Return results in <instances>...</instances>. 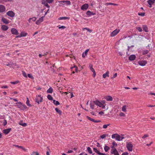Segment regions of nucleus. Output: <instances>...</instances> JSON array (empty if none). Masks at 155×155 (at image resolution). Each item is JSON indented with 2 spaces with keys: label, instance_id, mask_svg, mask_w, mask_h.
Here are the masks:
<instances>
[{
  "label": "nucleus",
  "instance_id": "nucleus-13",
  "mask_svg": "<svg viewBox=\"0 0 155 155\" xmlns=\"http://www.w3.org/2000/svg\"><path fill=\"white\" fill-rule=\"evenodd\" d=\"M155 2V0H148L147 2L148 4L150 5L149 7L151 8L152 7V5L154 4Z\"/></svg>",
  "mask_w": 155,
  "mask_h": 155
},
{
  "label": "nucleus",
  "instance_id": "nucleus-4",
  "mask_svg": "<svg viewBox=\"0 0 155 155\" xmlns=\"http://www.w3.org/2000/svg\"><path fill=\"white\" fill-rule=\"evenodd\" d=\"M43 99V97L41 96V95H38L36 96L35 98V102L38 104H39L42 101Z\"/></svg>",
  "mask_w": 155,
  "mask_h": 155
},
{
  "label": "nucleus",
  "instance_id": "nucleus-48",
  "mask_svg": "<svg viewBox=\"0 0 155 155\" xmlns=\"http://www.w3.org/2000/svg\"><path fill=\"white\" fill-rule=\"evenodd\" d=\"M31 18V21H35L37 19V18L35 17H33Z\"/></svg>",
  "mask_w": 155,
  "mask_h": 155
},
{
  "label": "nucleus",
  "instance_id": "nucleus-15",
  "mask_svg": "<svg viewBox=\"0 0 155 155\" xmlns=\"http://www.w3.org/2000/svg\"><path fill=\"white\" fill-rule=\"evenodd\" d=\"M139 64L142 66H144L147 64V62L145 61H142L138 62Z\"/></svg>",
  "mask_w": 155,
  "mask_h": 155
},
{
  "label": "nucleus",
  "instance_id": "nucleus-28",
  "mask_svg": "<svg viewBox=\"0 0 155 155\" xmlns=\"http://www.w3.org/2000/svg\"><path fill=\"white\" fill-rule=\"evenodd\" d=\"M19 124L23 127H25L27 126V124L25 123H23L22 121H20L19 123Z\"/></svg>",
  "mask_w": 155,
  "mask_h": 155
},
{
  "label": "nucleus",
  "instance_id": "nucleus-40",
  "mask_svg": "<svg viewBox=\"0 0 155 155\" xmlns=\"http://www.w3.org/2000/svg\"><path fill=\"white\" fill-rule=\"evenodd\" d=\"M90 106L91 108L92 109H93L94 108V103H91L90 104Z\"/></svg>",
  "mask_w": 155,
  "mask_h": 155
},
{
  "label": "nucleus",
  "instance_id": "nucleus-55",
  "mask_svg": "<svg viewBox=\"0 0 155 155\" xmlns=\"http://www.w3.org/2000/svg\"><path fill=\"white\" fill-rule=\"evenodd\" d=\"M7 124V122L6 120H4V122H3V125L4 126H5Z\"/></svg>",
  "mask_w": 155,
  "mask_h": 155
},
{
  "label": "nucleus",
  "instance_id": "nucleus-5",
  "mask_svg": "<svg viewBox=\"0 0 155 155\" xmlns=\"http://www.w3.org/2000/svg\"><path fill=\"white\" fill-rule=\"evenodd\" d=\"M120 30L118 29H116L112 32L110 34V36L113 37L116 35L119 32Z\"/></svg>",
  "mask_w": 155,
  "mask_h": 155
},
{
  "label": "nucleus",
  "instance_id": "nucleus-63",
  "mask_svg": "<svg viewBox=\"0 0 155 155\" xmlns=\"http://www.w3.org/2000/svg\"><path fill=\"white\" fill-rule=\"evenodd\" d=\"M147 106L148 107H155V105H147Z\"/></svg>",
  "mask_w": 155,
  "mask_h": 155
},
{
  "label": "nucleus",
  "instance_id": "nucleus-32",
  "mask_svg": "<svg viewBox=\"0 0 155 155\" xmlns=\"http://www.w3.org/2000/svg\"><path fill=\"white\" fill-rule=\"evenodd\" d=\"M116 140L119 141L121 140V137L117 134V137L116 138Z\"/></svg>",
  "mask_w": 155,
  "mask_h": 155
},
{
  "label": "nucleus",
  "instance_id": "nucleus-29",
  "mask_svg": "<svg viewBox=\"0 0 155 155\" xmlns=\"http://www.w3.org/2000/svg\"><path fill=\"white\" fill-rule=\"evenodd\" d=\"M69 19V18L67 17H60L58 18V19L59 20H66L67 19Z\"/></svg>",
  "mask_w": 155,
  "mask_h": 155
},
{
  "label": "nucleus",
  "instance_id": "nucleus-53",
  "mask_svg": "<svg viewBox=\"0 0 155 155\" xmlns=\"http://www.w3.org/2000/svg\"><path fill=\"white\" fill-rule=\"evenodd\" d=\"M28 76L30 78L32 79L33 78V77L30 74H28Z\"/></svg>",
  "mask_w": 155,
  "mask_h": 155
},
{
  "label": "nucleus",
  "instance_id": "nucleus-24",
  "mask_svg": "<svg viewBox=\"0 0 155 155\" xmlns=\"http://www.w3.org/2000/svg\"><path fill=\"white\" fill-rule=\"evenodd\" d=\"M86 14L87 15L89 16H91V15H94V14L93 13V12H91L90 11H87L86 12Z\"/></svg>",
  "mask_w": 155,
  "mask_h": 155
},
{
  "label": "nucleus",
  "instance_id": "nucleus-1",
  "mask_svg": "<svg viewBox=\"0 0 155 155\" xmlns=\"http://www.w3.org/2000/svg\"><path fill=\"white\" fill-rule=\"evenodd\" d=\"M16 104L18 107L21 110H24L28 109L27 107L24 104H23L21 102L16 103Z\"/></svg>",
  "mask_w": 155,
  "mask_h": 155
},
{
  "label": "nucleus",
  "instance_id": "nucleus-14",
  "mask_svg": "<svg viewBox=\"0 0 155 155\" xmlns=\"http://www.w3.org/2000/svg\"><path fill=\"white\" fill-rule=\"evenodd\" d=\"M43 20V17H41L36 22V24L38 25L39 24L41 23L42 22Z\"/></svg>",
  "mask_w": 155,
  "mask_h": 155
},
{
  "label": "nucleus",
  "instance_id": "nucleus-41",
  "mask_svg": "<svg viewBox=\"0 0 155 155\" xmlns=\"http://www.w3.org/2000/svg\"><path fill=\"white\" fill-rule=\"evenodd\" d=\"M136 29L137 30H138L139 32H141L142 31V29L140 27H137Z\"/></svg>",
  "mask_w": 155,
  "mask_h": 155
},
{
  "label": "nucleus",
  "instance_id": "nucleus-54",
  "mask_svg": "<svg viewBox=\"0 0 155 155\" xmlns=\"http://www.w3.org/2000/svg\"><path fill=\"white\" fill-rule=\"evenodd\" d=\"M120 115L121 117L124 116H125V114L123 112H121L120 114Z\"/></svg>",
  "mask_w": 155,
  "mask_h": 155
},
{
  "label": "nucleus",
  "instance_id": "nucleus-56",
  "mask_svg": "<svg viewBox=\"0 0 155 155\" xmlns=\"http://www.w3.org/2000/svg\"><path fill=\"white\" fill-rule=\"evenodd\" d=\"M27 34L26 33H24L23 34L21 33V35L22 36H25L27 35Z\"/></svg>",
  "mask_w": 155,
  "mask_h": 155
},
{
  "label": "nucleus",
  "instance_id": "nucleus-20",
  "mask_svg": "<svg viewBox=\"0 0 155 155\" xmlns=\"http://www.w3.org/2000/svg\"><path fill=\"white\" fill-rule=\"evenodd\" d=\"M1 28L3 31H6L8 29V27L5 25H3L1 26Z\"/></svg>",
  "mask_w": 155,
  "mask_h": 155
},
{
  "label": "nucleus",
  "instance_id": "nucleus-61",
  "mask_svg": "<svg viewBox=\"0 0 155 155\" xmlns=\"http://www.w3.org/2000/svg\"><path fill=\"white\" fill-rule=\"evenodd\" d=\"M8 88V86H3L1 87V88Z\"/></svg>",
  "mask_w": 155,
  "mask_h": 155
},
{
  "label": "nucleus",
  "instance_id": "nucleus-44",
  "mask_svg": "<svg viewBox=\"0 0 155 155\" xmlns=\"http://www.w3.org/2000/svg\"><path fill=\"white\" fill-rule=\"evenodd\" d=\"M83 30H87L88 31L90 32H91V31H92L91 30L87 28H83Z\"/></svg>",
  "mask_w": 155,
  "mask_h": 155
},
{
  "label": "nucleus",
  "instance_id": "nucleus-51",
  "mask_svg": "<svg viewBox=\"0 0 155 155\" xmlns=\"http://www.w3.org/2000/svg\"><path fill=\"white\" fill-rule=\"evenodd\" d=\"M46 2H47L49 3H52L53 1V0H46Z\"/></svg>",
  "mask_w": 155,
  "mask_h": 155
},
{
  "label": "nucleus",
  "instance_id": "nucleus-30",
  "mask_svg": "<svg viewBox=\"0 0 155 155\" xmlns=\"http://www.w3.org/2000/svg\"><path fill=\"white\" fill-rule=\"evenodd\" d=\"M53 103L56 106L60 104V103L58 101H56L54 100H53Z\"/></svg>",
  "mask_w": 155,
  "mask_h": 155
},
{
  "label": "nucleus",
  "instance_id": "nucleus-17",
  "mask_svg": "<svg viewBox=\"0 0 155 155\" xmlns=\"http://www.w3.org/2000/svg\"><path fill=\"white\" fill-rule=\"evenodd\" d=\"M71 71L73 70H74V71H75L76 72H78V68L76 66L74 65V67L71 68Z\"/></svg>",
  "mask_w": 155,
  "mask_h": 155
},
{
  "label": "nucleus",
  "instance_id": "nucleus-60",
  "mask_svg": "<svg viewBox=\"0 0 155 155\" xmlns=\"http://www.w3.org/2000/svg\"><path fill=\"white\" fill-rule=\"evenodd\" d=\"M89 50V49H87L86 50V51H85V55H86L87 53L88 52Z\"/></svg>",
  "mask_w": 155,
  "mask_h": 155
},
{
  "label": "nucleus",
  "instance_id": "nucleus-52",
  "mask_svg": "<svg viewBox=\"0 0 155 155\" xmlns=\"http://www.w3.org/2000/svg\"><path fill=\"white\" fill-rule=\"evenodd\" d=\"M58 28L59 29H64L65 28H66V27H65L64 26H61L59 27H58Z\"/></svg>",
  "mask_w": 155,
  "mask_h": 155
},
{
  "label": "nucleus",
  "instance_id": "nucleus-47",
  "mask_svg": "<svg viewBox=\"0 0 155 155\" xmlns=\"http://www.w3.org/2000/svg\"><path fill=\"white\" fill-rule=\"evenodd\" d=\"M145 13H138V15L140 16H143L145 15Z\"/></svg>",
  "mask_w": 155,
  "mask_h": 155
},
{
  "label": "nucleus",
  "instance_id": "nucleus-21",
  "mask_svg": "<svg viewBox=\"0 0 155 155\" xmlns=\"http://www.w3.org/2000/svg\"><path fill=\"white\" fill-rule=\"evenodd\" d=\"M109 71H107V72L104 74L103 75V77L105 78L107 77H109Z\"/></svg>",
  "mask_w": 155,
  "mask_h": 155
},
{
  "label": "nucleus",
  "instance_id": "nucleus-34",
  "mask_svg": "<svg viewBox=\"0 0 155 155\" xmlns=\"http://www.w3.org/2000/svg\"><path fill=\"white\" fill-rule=\"evenodd\" d=\"M55 111L59 114H61V111L59 110L58 108H56L55 109Z\"/></svg>",
  "mask_w": 155,
  "mask_h": 155
},
{
  "label": "nucleus",
  "instance_id": "nucleus-33",
  "mask_svg": "<svg viewBox=\"0 0 155 155\" xmlns=\"http://www.w3.org/2000/svg\"><path fill=\"white\" fill-rule=\"evenodd\" d=\"M104 150L105 151L107 152L110 149V148L107 146H105L104 147Z\"/></svg>",
  "mask_w": 155,
  "mask_h": 155
},
{
  "label": "nucleus",
  "instance_id": "nucleus-25",
  "mask_svg": "<svg viewBox=\"0 0 155 155\" xmlns=\"http://www.w3.org/2000/svg\"><path fill=\"white\" fill-rule=\"evenodd\" d=\"M15 146L19 148H21L23 150L25 151H26L27 150V149L21 146H19L18 145H15Z\"/></svg>",
  "mask_w": 155,
  "mask_h": 155
},
{
  "label": "nucleus",
  "instance_id": "nucleus-11",
  "mask_svg": "<svg viewBox=\"0 0 155 155\" xmlns=\"http://www.w3.org/2000/svg\"><path fill=\"white\" fill-rule=\"evenodd\" d=\"M11 32L14 35H18V34L17 30L14 28H12L11 29Z\"/></svg>",
  "mask_w": 155,
  "mask_h": 155
},
{
  "label": "nucleus",
  "instance_id": "nucleus-23",
  "mask_svg": "<svg viewBox=\"0 0 155 155\" xmlns=\"http://www.w3.org/2000/svg\"><path fill=\"white\" fill-rule=\"evenodd\" d=\"M93 150L94 151L97 153V154L100 155H101L102 153H101L96 148H94Z\"/></svg>",
  "mask_w": 155,
  "mask_h": 155
},
{
  "label": "nucleus",
  "instance_id": "nucleus-6",
  "mask_svg": "<svg viewBox=\"0 0 155 155\" xmlns=\"http://www.w3.org/2000/svg\"><path fill=\"white\" fill-rule=\"evenodd\" d=\"M112 149L111 150L112 154H114V155H119L118 151L114 147H112Z\"/></svg>",
  "mask_w": 155,
  "mask_h": 155
},
{
  "label": "nucleus",
  "instance_id": "nucleus-27",
  "mask_svg": "<svg viewBox=\"0 0 155 155\" xmlns=\"http://www.w3.org/2000/svg\"><path fill=\"white\" fill-rule=\"evenodd\" d=\"M29 102H30L29 100L28 97H27V101L26 102V104L28 106L31 107V105L30 104Z\"/></svg>",
  "mask_w": 155,
  "mask_h": 155
},
{
  "label": "nucleus",
  "instance_id": "nucleus-50",
  "mask_svg": "<svg viewBox=\"0 0 155 155\" xmlns=\"http://www.w3.org/2000/svg\"><path fill=\"white\" fill-rule=\"evenodd\" d=\"M22 74H23V76L25 77V78H27V74L26 73L24 72V71H23L22 72Z\"/></svg>",
  "mask_w": 155,
  "mask_h": 155
},
{
  "label": "nucleus",
  "instance_id": "nucleus-10",
  "mask_svg": "<svg viewBox=\"0 0 155 155\" xmlns=\"http://www.w3.org/2000/svg\"><path fill=\"white\" fill-rule=\"evenodd\" d=\"M2 21L5 24H8L10 22V21L8 20L4 17L2 18Z\"/></svg>",
  "mask_w": 155,
  "mask_h": 155
},
{
  "label": "nucleus",
  "instance_id": "nucleus-26",
  "mask_svg": "<svg viewBox=\"0 0 155 155\" xmlns=\"http://www.w3.org/2000/svg\"><path fill=\"white\" fill-rule=\"evenodd\" d=\"M53 91V89L51 87H50L47 91V93H52Z\"/></svg>",
  "mask_w": 155,
  "mask_h": 155
},
{
  "label": "nucleus",
  "instance_id": "nucleus-16",
  "mask_svg": "<svg viewBox=\"0 0 155 155\" xmlns=\"http://www.w3.org/2000/svg\"><path fill=\"white\" fill-rule=\"evenodd\" d=\"M41 3L42 4L44 5L47 7L49 8V5L48 4V2H46V1L45 0H41Z\"/></svg>",
  "mask_w": 155,
  "mask_h": 155
},
{
  "label": "nucleus",
  "instance_id": "nucleus-19",
  "mask_svg": "<svg viewBox=\"0 0 155 155\" xmlns=\"http://www.w3.org/2000/svg\"><path fill=\"white\" fill-rule=\"evenodd\" d=\"M136 56L134 55H131L129 57V59L130 61H133L135 60Z\"/></svg>",
  "mask_w": 155,
  "mask_h": 155
},
{
  "label": "nucleus",
  "instance_id": "nucleus-49",
  "mask_svg": "<svg viewBox=\"0 0 155 155\" xmlns=\"http://www.w3.org/2000/svg\"><path fill=\"white\" fill-rule=\"evenodd\" d=\"M87 118L89 120H90V121H92L93 122V121H94V119L90 117H89L88 116H87Z\"/></svg>",
  "mask_w": 155,
  "mask_h": 155
},
{
  "label": "nucleus",
  "instance_id": "nucleus-62",
  "mask_svg": "<svg viewBox=\"0 0 155 155\" xmlns=\"http://www.w3.org/2000/svg\"><path fill=\"white\" fill-rule=\"evenodd\" d=\"M113 146H117V143H115V142H113Z\"/></svg>",
  "mask_w": 155,
  "mask_h": 155
},
{
  "label": "nucleus",
  "instance_id": "nucleus-39",
  "mask_svg": "<svg viewBox=\"0 0 155 155\" xmlns=\"http://www.w3.org/2000/svg\"><path fill=\"white\" fill-rule=\"evenodd\" d=\"M117 134H112V136H111L112 138L116 139V138L117 137Z\"/></svg>",
  "mask_w": 155,
  "mask_h": 155
},
{
  "label": "nucleus",
  "instance_id": "nucleus-2",
  "mask_svg": "<svg viewBox=\"0 0 155 155\" xmlns=\"http://www.w3.org/2000/svg\"><path fill=\"white\" fill-rule=\"evenodd\" d=\"M94 103L96 105L101 107L102 109H105V105H106V104H105V105H103L102 103L99 101L97 100L94 101Z\"/></svg>",
  "mask_w": 155,
  "mask_h": 155
},
{
  "label": "nucleus",
  "instance_id": "nucleus-45",
  "mask_svg": "<svg viewBox=\"0 0 155 155\" xmlns=\"http://www.w3.org/2000/svg\"><path fill=\"white\" fill-rule=\"evenodd\" d=\"M110 125L109 124H104L103 125V128L104 129H106L107 128L108 126H109Z\"/></svg>",
  "mask_w": 155,
  "mask_h": 155
},
{
  "label": "nucleus",
  "instance_id": "nucleus-36",
  "mask_svg": "<svg viewBox=\"0 0 155 155\" xmlns=\"http://www.w3.org/2000/svg\"><path fill=\"white\" fill-rule=\"evenodd\" d=\"M122 110L123 112H126V106H124L122 107Z\"/></svg>",
  "mask_w": 155,
  "mask_h": 155
},
{
  "label": "nucleus",
  "instance_id": "nucleus-9",
  "mask_svg": "<svg viewBox=\"0 0 155 155\" xmlns=\"http://www.w3.org/2000/svg\"><path fill=\"white\" fill-rule=\"evenodd\" d=\"M5 6L3 5H0V13L3 12H5Z\"/></svg>",
  "mask_w": 155,
  "mask_h": 155
},
{
  "label": "nucleus",
  "instance_id": "nucleus-31",
  "mask_svg": "<svg viewBox=\"0 0 155 155\" xmlns=\"http://www.w3.org/2000/svg\"><path fill=\"white\" fill-rule=\"evenodd\" d=\"M2 3L13 2V0H1Z\"/></svg>",
  "mask_w": 155,
  "mask_h": 155
},
{
  "label": "nucleus",
  "instance_id": "nucleus-43",
  "mask_svg": "<svg viewBox=\"0 0 155 155\" xmlns=\"http://www.w3.org/2000/svg\"><path fill=\"white\" fill-rule=\"evenodd\" d=\"M107 136V134H103L100 137L102 139H104Z\"/></svg>",
  "mask_w": 155,
  "mask_h": 155
},
{
  "label": "nucleus",
  "instance_id": "nucleus-64",
  "mask_svg": "<svg viewBox=\"0 0 155 155\" xmlns=\"http://www.w3.org/2000/svg\"><path fill=\"white\" fill-rule=\"evenodd\" d=\"M128 153L127 152L124 153H122V155H128Z\"/></svg>",
  "mask_w": 155,
  "mask_h": 155
},
{
  "label": "nucleus",
  "instance_id": "nucleus-58",
  "mask_svg": "<svg viewBox=\"0 0 155 155\" xmlns=\"http://www.w3.org/2000/svg\"><path fill=\"white\" fill-rule=\"evenodd\" d=\"M148 52V50H146L144 51L143 52V54H147Z\"/></svg>",
  "mask_w": 155,
  "mask_h": 155
},
{
  "label": "nucleus",
  "instance_id": "nucleus-59",
  "mask_svg": "<svg viewBox=\"0 0 155 155\" xmlns=\"http://www.w3.org/2000/svg\"><path fill=\"white\" fill-rule=\"evenodd\" d=\"M117 73H115L114 75V76H113V77H112L111 78L112 79H113L114 78H116L117 76Z\"/></svg>",
  "mask_w": 155,
  "mask_h": 155
},
{
  "label": "nucleus",
  "instance_id": "nucleus-18",
  "mask_svg": "<svg viewBox=\"0 0 155 155\" xmlns=\"http://www.w3.org/2000/svg\"><path fill=\"white\" fill-rule=\"evenodd\" d=\"M11 130V129L10 128L7 129H6L4 130H3V132L5 134H7L8 133H9Z\"/></svg>",
  "mask_w": 155,
  "mask_h": 155
},
{
  "label": "nucleus",
  "instance_id": "nucleus-38",
  "mask_svg": "<svg viewBox=\"0 0 155 155\" xmlns=\"http://www.w3.org/2000/svg\"><path fill=\"white\" fill-rule=\"evenodd\" d=\"M143 30L145 32H147V27L145 25L143 26Z\"/></svg>",
  "mask_w": 155,
  "mask_h": 155
},
{
  "label": "nucleus",
  "instance_id": "nucleus-12",
  "mask_svg": "<svg viewBox=\"0 0 155 155\" xmlns=\"http://www.w3.org/2000/svg\"><path fill=\"white\" fill-rule=\"evenodd\" d=\"M88 7V5L87 4H85L82 6L81 9L83 10H86L87 9Z\"/></svg>",
  "mask_w": 155,
  "mask_h": 155
},
{
  "label": "nucleus",
  "instance_id": "nucleus-37",
  "mask_svg": "<svg viewBox=\"0 0 155 155\" xmlns=\"http://www.w3.org/2000/svg\"><path fill=\"white\" fill-rule=\"evenodd\" d=\"M47 98L49 100H52L53 99V98L52 96L50 95H48L47 96Z\"/></svg>",
  "mask_w": 155,
  "mask_h": 155
},
{
  "label": "nucleus",
  "instance_id": "nucleus-42",
  "mask_svg": "<svg viewBox=\"0 0 155 155\" xmlns=\"http://www.w3.org/2000/svg\"><path fill=\"white\" fill-rule=\"evenodd\" d=\"M90 70L93 72H95L94 69L92 68V65H90Z\"/></svg>",
  "mask_w": 155,
  "mask_h": 155
},
{
  "label": "nucleus",
  "instance_id": "nucleus-3",
  "mask_svg": "<svg viewBox=\"0 0 155 155\" xmlns=\"http://www.w3.org/2000/svg\"><path fill=\"white\" fill-rule=\"evenodd\" d=\"M126 147L129 151H132L133 145L131 142H126Z\"/></svg>",
  "mask_w": 155,
  "mask_h": 155
},
{
  "label": "nucleus",
  "instance_id": "nucleus-46",
  "mask_svg": "<svg viewBox=\"0 0 155 155\" xmlns=\"http://www.w3.org/2000/svg\"><path fill=\"white\" fill-rule=\"evenodd\" d=\"M19 81H16L14 82H11L10 83L13 84H18L19 83Z\"/></svg>",
  "mask_w": 155,
  "mask_h": 155
},
{
  "label": "nucleus",
  "instance_id": "nucleus-57",
  "mask_svg": "<svg viewBox=\"0 0 155 155\" xmlns=\"http://www.w3.org/2000/svg\"><path fill=\"white\" fill-rule=\"evenodd\" d=\"M148 135L147 134H145L142 137L143 139H144L145 138L148 137Z\"/></svg>",
  "mask_w": 155,
  "mask_h": 155
},
{
  "label": "nucleus",
  "instance_id": "nucleus-7",
  "mask_svg": "<svg viewBox=\"0 0 155 155\" xmlns=\"http://www.w3.org/2000/svg\"><path fill=\"white\" fill-rule=\"evenodd\" d=\"M6 14L7 15L12 18L14 17L15 15V13L12 11H8Z\"/></svg>",
  "mask_w": 155,
  "mask_h": 155
},
{
  "label": "nucleus",
  "instance_id": "nucleus-8",
  "mask_svg": "<svg viewBox=\"0 0 155 155\" xmlns=\"http://www.w3.org/2000/svg\"><path fill=\"white\" fill-rule=\"evenodd\" d=\"M59 2L61 3V4H62L63 5H64V4H63L62 3V2H64V3H65V4H66L68 5H70L71 4V2L69 1H59Z\"/></svg>",
  "mask_w": 155,
  "mask_h": 155
},
{
  "label": "nucleus",
  "instance_id": "nucleus-22",
  "mask_svg": "<svg viewBox=\"0 0 155 155\" xmlns=\"http://www.w3.org/2000/svg\"><path fill=\"white\" fill-rule=\"evenodd\" d=\"M105 99L107 101H112L113 100L112 97L110 96H108L106 97Z\"/></svg>",
  "mask_w": 155,
  "mask_h": 155
},
{
  "label": "nucleus",
  "instance_id": "nucleus-35",
  "mask_svg": "<svg viewBox=\"0 0 155 155\" xmlns=\"http://www.w3.org/2000/svg\"><path fill=\"white\" fill-rule=\"evenodd\" d=\"M87 150L90 154L92 153V151L90 147H88L87 148Z\"/></svg>",
  "mask_w": 155,
  "mask_h": 155
}]
</instances>
